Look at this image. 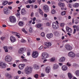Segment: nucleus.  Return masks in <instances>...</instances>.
Masks as SVG:
<instances>
[{"label": "nucleus", "mask_w": 79, "mask_h": 79, "mask_svg": "<svg viewBox=\"0 0 79 79\" xmlns=\"http://www.w3.org/2000/svg\"><path fill=\"white\" fill-rule=\"evenodd\" d=\"M32 69L31 67L27 66L25 68L24 73L26 74L29 75V74H30L31 73H32Z\"/></svg>", "instance_id": "obj_1"}, {"label": "nucleus", "mask_w": 79, "mask_h": 79, "mask_svg": "<svg viewBox=\"0 0 79 79\" xmlns=\"http://www.w3.org/2000/svg\"><path fill=\"white\" fill-rule=\"evenodd\" d=\"M13 60V59L11 56L10 55H7L5 58V61L6 62H8V63H10Z\"/></svg>", "instance_id": "obj_2"}, {"label": "nucleus", "mask_w": 79, "mask_h": 79, "mask_svg": "<svg viewBox=\"0 0 79 79\" xmlns=\"http://www.w3.org/2000/svg\"><path fill=\"white\" fill-rule=\"evenodd\" d=\"M49 54L47 52H43L41 54V57L43 60L48 58Z\"/></svg>", "instance_id": "obj_3"}, {"label": "nucleus", "mask_w": 79, "mask_h": 79, "mask_svg": "<svg viewBox=\"0 0 79 79\" xmlns=\"http://www.w3.org/2000/svg\"><path fill=\"white\" fill-rule=\"evenodd\" d=\"M56 23L54 22L52 23V26L54 29H58L59 28V26L58 25V21H56Z\"/></svg>", "instance_id": "obj_4"}, {"label": "nucleus", "mask_w": 79, "mask_h": 79, "mask_svg": "<svg viewBox=\"0 0 79 79\" xmlns=\"http://www.w3.org/2000/svg\"><path fill=\"white\" fill-rule=\"evenodd\" d=\"M43 9L45 13H48L50 11L49 7L47 5H44L43 6Z\"/></svg>", "instance_id": "obj_5"}, {"label": "nucleus", "mask_w": 79, "mask_h": 79, "mask_svg": "<svg viewBox=\"0 0 79 79\" xmlns=\"http://www.w3.org/2000/svg\"><path fill=\"white\" fill-rule=\"evenodd\" d=\"M39 56V53L37 51H33L32 53V57L33 58H36Z\"/></svg>", "instance_id": "obj_6"}, {"label": "nucleus", "mask_w": 79, "mask_h": 79, "mask_svg": "<svg viewBox=\"0 0 79 79\" xmlns=\"http://www.w3.org/2000/svg\"><path fill=\"white\" fill-rule=\"evenodd\" d=\"M68 56L69 57H71V58H74V57L76 56V54H75L74 52L71 51L69 52Z\"/></svg>", "instance_id": "obj_7"}, {"label": "nucleus", "mask_w": 79, "mask_h": 79, "mask_svg": "<svg viewBox=\"0 0 79 79\" xmlns=\"http://www.w3.org/2000/svg\"><path fill=\"white\" fill-rule=\"evenodd\" d=\"M25 48H22L19 50L18 53L19 55H22L23 53H24V50H25Z\"/></svg>", "instance_id": "obj_8"}, {"label": "nucleus", "mask_w": 79, "mask_h": 79, "mask_svg": "<svg viewBox=\"0 0 79 79\" xmlns=\"http://www.w3.org/2000/svg\"><path fill=\"white\" fill-rule=\"evenodd\" d=\"M4 12L5 14L9 15L10 13V10L7 8L5 7L4 9Z\"/></svg>", "instance_id": "obj_9"}, {"label": "nucleus", "mask_w": 79, "mask_h": 79, "mask_svg": "<svg viewBox=\"0 0 79 79\" xmlns=\"http://www.w3.org/2000/svg\"><path fill=\"white\" fill-rule=\"evenodd\" d=\"M66 60V58L64 56L61 57L59 59V61L60 63H64Z\"/></svg>", "instance_id": "obj_10"}, {"label": "nucleus", "mask_w": 79, "mask_h": 79, "mask_svg": "<svg viewBox=\"0 0 79 79\" xmlns=\"http://www.w3.org/2000/svg\"><path fill=\"white\" fill-rule=\"evenodd\" d=\"M6 66L5 63L3 62H0V68L2 69H3V68H5Z\"/></svg>", "instance_id": "obj_11"}, {"label": "nucleus", "mask_w": 79, "mask_h": 79, "mask_svg": "<svg viewBox=\"0 0 79 79\" xmlns=\"http://www.w3.org/2000/svg\"><path fill=\"white\" fill-rule=\"evenodd\" d=\"M65 48L66 50H72L73 48L72 46H71L69 44H66L65 46Z\"/></svg>", "instance_id": "obj_12"}, {"label": "nucleus", "mask_w": 79, "mask_h": 79, "mask_svg": "<svg viewBox=\"0 0 79 79\" xmlns=\"http://www.w3.org/2000/svg\"><path fill=\"white\" fill-rule=\"evenodd\" d=\"M10 21L11 23H15L16 22V18L14 16H10Z\"/></svg>", "instance_id": "obj_13"}, {"label": "nucleus", "mask_w": 79, "mask_h": 79, "mask_svg": "<svg viewBox=\"0 0 79 79\" xmlns=\"http://www.w3.org/2000/svg\"><path fill=\"white\" fill-rule=\"evenodd\" d=\"M51 71V68L50 66H47L46 67L45 71L46 73H48Z\"/></svg>", "instance_id": "obj_14"}, {"label": "nucleus", "mask_w": 79, "mask_h": 79, "mask_svg": "<svg viewBox=\"0 0 79 79\" xmlns=\"http://www.w3.org/2000/svg\"><path fill=\"white\" fill-rule=\"evenodd\" d=\"M44 45L46 46L47 48H49L52 45V44L49 42H45L44 43Z\"/></svg>", "instance_id": "obj_15"}, {"label": "nucleus", "mask_w": 79, "mask_h": 79, "mask_svg": "<svg viewBox=\"0 0 79 79\" xmlns=\"http://www.w3.org/2000/svg\"><path fill=\"white\" fill-rule=\"evenodd\" d=\"M26 64H21L19 65V68L20 70H23Z\"/></svg>", "instance_id": "obj_16"}, {"label": "nucleus", "mask_w": 79, "mask_h": 79, "mask_svg": "<svg viewBox=\"0 0 79 79\" xmlns=\"http://www.w3.org/2000/svg\"><path fill=\"white\" fill-rule=\"evenodd\" d=\"M59 67H60V66L58 64H54L53 65V69L54 70H56V69H58L59 68Z\"/></svg>", "instance_id": "obj_17"}, {"label": "nucleus", "mask_w": 79, "mask_h": 79, "mask_svg": "<svg viewBox=\"0 0 79 79\" xmlns=\"http://www.w3.org/2000/svg\"><path fill=\"white\" fill-rule=\"evenodd\" d=\"M61 69L64 71H66L68 70V66L66 65H64L61 67Z\"/></svg>", "instance_id": "obj_18"}, {"label": "nucleus", "mask_w": 79, "mask_h": 79, "mask_svg": "<svg viewBox=\"0 0 79 79\" xmlns=\"http://www.w3.org/2000/svg\"><path fill=\"white\" fill-rule=\"evenodd\" d=\"M58 5V6L60 7L61 8H64L65 6V4L64 3L61 2H59Z\"/></svg>", "instance_id": "obj_19"}, {"label": "nucleus", "mask_w": 79, "mask_h": 79, "mask_svg": "<svg viewBox=\"0 0 79 79\" xmlns=\"http://www.w3.org/2000/svg\"><path fill=\"white\" fill-rule=\"evenodd\" d=\"M10 40L12 43H13L15 42H16V39L15 38V37L13 36H10Z\"/></svg>", "instance_id": "obj_20"}, {"label": "nucleus", "mask_w": 79, "mask_h": 79, "mask_svg": "<svg viewBox=\"0 0 79 79\" xmlns=\"http://www.w3.org/2000/svg\"><path fill=\"white\" fill-rule=\"evenodd\" d=\"M66 29L67 32H68L70 33H72L73 31H72V29L71 28L68 27H66Z\"/></svg>", "instance_id": "obj_21"}, {"label": "nucleus", "mask_w": 79, "mask_h": 79, "mask_svg": "<svg viewBox=\"0 0 79 79\" xmlns=\"http://www.w3.org/2000/svg\"><path fill=\"white\" fill-rule=\"evenodd\" d=\"M53 35L52 33L48 34L46 35V36L48 39H50L53 37Z\"/></svg>", "instance_id": "obj_22"}, {"label": "nucleus", "mask_w": 79, "mask_h": 79, "mask_svg": "<svg viewBox=\"0 0 79 79\" xmlns=\"http://www.w3.org/2000/svg\"><path fill=\"white\" fill-rule=\"evenodd\" d=\"M3 48L6 53H8V47L7 46H4L3 47Z\"/></svg>", "instance_id": "obj_23"}, {"label": "nucleus", "mask_w": 79, "mask_h": 79, "mask_svg": "<svg viewBox=\"0 0 79 79\" xmlns=\"http://www.w3.org/2000/svg\"><path fill=\"white\" fill-rule=\"evenodd\" d=\"M68 76L69 79H72V78H73V75L70 73H68Z\"/></svg>", "instance_id": "obj_24"}, {"label": "nucleus", "mask_w": 79, "mask_h": 79, "mask_svg": "<svg viewBox=\"0 0 79 79\" xmlns=\"http://www.w3.org/2000/svg\"><path fill=\"white\" fill-rule=\"evenodd\" d=\"M33 68L35 69H39L40 68L39 66L36 64L34 65Z\"/></svg>", "instance_id": "obj_25"}, {"label": "nucleus", "mask_w": 79, "mask_h": 79, "mask_svg": "<svg viewBox=\"0 0 79 79\" xmlns=\"http://www.w3.org/2000/svg\"><path fill=\"white\" fill-rule=\"evenodd\" d=\"M21 12L22 15H24V14H26V11L25 9H23L21 10Z\"/></svg>", "instance_id": "obj_26"}, {"label": "nucleus", "mask_w": 79, "mask_h": 79, "mask_svg": "<svg viewBox=\"0 0 79 79\" xmlns=\"http://www.w3.org/2000/svg\"><path fill=\"white\" fill-rule=\"evenodd\" d=\"M55 57H52L49 59V61H51L52 62L55 61Z\"/></svg>", "instance_id": "obj_27"}, {"label": "nucleus", "mask_w": 79, "mask_h": 79, "mask_svg": "<svg viewBox=\"0 0 79 79\" xmlns=\"http://www.w3.org/2000/svg\"><path fill=\"white\" fill-rule=\"evenodd\" d=\"M41 26H42V24H36L35 25V27L36 28H40V27H41Z\"/></svg>", "instance_id": "obj_28"}, {"label": "nucleus", "mask_w": 79, "mask_h": 79, "mask_svg": "<svg viewBox=\"0 0 79 79\" xmlns=\"http://www.w3.org/2000/svg\"><path fill=\"white\" fill-rule=\"evenodd\" d=\"M79 6V4L78 3H75L73 5V7H74V8H77V7H78Z\"/></svg>", "instance_id": "obj_29"}, {"label": "nucleus", "mask_w": 79, "mask_h": 79, "mask_svg": "<svg viewBox=\"0 0 79 79\" xmlns=\"http://www.w3.org/2000/svg\"><path fill=\"white\" fill-rule=\"evenodd\" d=\"M13 34L14 35H16V36L18 37V38H20V37H19V35H20V34L19 33H18L16 32H14Z\"/></svg>", "instance_id": "obj_30"}, {"label": "nucleus", "mask_w": 79, "mask_h": 79, "mask_svg": "<svg viewBox=\"0 0 79 79\" xmlns=\"http://www.w3.org/2000/svg\"><path fill=\"white\" fill-rule=\"evenodd\" d=\"M29 32L30 33H32L33 32V28L31 27H29Z\"/></svg>", "instance_id": "obj_31"}, {"label": "nucleus", "mask_w": 79, "mask_h": 79, "mask_svg": "<svg viewBox=\"0 0 79 79\" xmlns=\"http://www.w3.org/2000/svg\"><path fill=\"white\" fill-rule=\"evenodd\" d=\"M75 74L76 76H79V70H76L75 72Z\"/></svg>", "instance_id": "obj_32"}, {"label": "nucleus", "mask_w": 79, "mask_h": 79, "mask_svg": "<svg viewBox=\"0 0 79 79\" xmlns=\"http://www.w3.org/2000/svg\"><path fill=\"white\" fill-rule=\"evenodd\" d=\"M51 13L52 14V15H54L55 13H56V11L54 9H52L51 11Z\"/></svg>", "instance_id": "obj_33"}, {"label": "nucleus", "mask_w": 79, "mask_h": 79, "mask_svg": "<svg viewBox=\"0 0 79 79\" xmlns=\"http://www.w3.org/2000/svg\"><path fill=\"white\" fill-rule=\"evenodd\" d=\"M23 24L24 23H23V22L22 21H20L19 23V26H23Z\"/></svg>", "instance_id": "obj_34"}, {"label": "nucleus", "mask_w": 79, "mask_h": 79, "mask_svg": "<svg viewBox=\"0 0 79 79\" xmlns=\"http://www.w3.org/2000/svg\"><path fill=\"white\" fill-rule=\"evenodd\" d=\"M61 15L62 16H64L66 15V11H64L62 12Z\"/></svg>", "instance_id": "obj_35"}, {"label": "nucleus", "mask_w": 79, "mask_h": 79, "mask_svg": "<svg viewBox=\"0 0 79 79\" xmlns=\"http://www.w3.org/2000/svg\"><path fill=\"white\" fill-rule=\"evenodd\" d=\"M64 25L65 24L64 23H60V27H64Z\"/></svg>", "instance_id": "obj_36"}, {"label": "nucleus", "mask_w": 79, "mask_h": 79, "mask_svg": "<svg viewBox=\"0 0 79 79\" xmlns=\"http://www.w3.org/2000/svg\"><path fill=\"white\" fill-rule=\"evenodd\" d=\"M7 3H8V2L7 1H5L3 2L2 5L4 6H5V5H6Z\"/></svg>", "instance_id": "obj_37"}, {"label": "nucleus", "mask_w": 79, "mask_h": 79, "mask_svg": "<svg viewBox=\"0 0 79 79\" xmlns=\"http://www.w3.org/2000/svg\"><path fill=\"white\" fill-rule=\"evenodd\" d=\"M39 10L40 14L41 15H43V12H42V10L40 9H39Z\"/></svg>", "instance_id": "obj_38"}, {"label": "nucleus", "mask_w": 79, "mask_h": 79, "mask_svg": "<svg viewBox=\"0 0 79 79\" xmlns=\"http://www.w3.org/2000/svg\"><path fill=\"white\" fill-rule=\"evenodd\" d=\"M8 48L10 50H12L13 49V47L12 46H8Z\"/></svg>", "instance_id": "obj_39"}, {"label": "nucleus", "mask_w": 79, "mask_h": 79, "mask_svg": "<svg viewBox=\"0 0 79 79\" xmlns=\"http://www.w3.org/2000/svg\"><path fill=\"white\" fill-rule=\"evenodd\" d=\"M32 20H31L28 22V25L29 26H31V23H32Z\"/></svg>", "instance_id": "obj_40"}, {"label": "nucleus", "mask_w": 79, "mask_h": 79, "mask_svg": "<svg viewBox=\"0 0 79 79\" xmlns=\"http://www.w3.org/2000/svg\"><path fill=\"white\" fill-rule=\"evenodd\" d=\"M16 15L17 17L19 18V16H20V13L19 12H17V13L16 14Z\"/></svg>", "instance_id": "obj_41"}, {"label": "nucleus", "mask_w": 79, "mask_h": 79, "mask_svg": "<svg viewBox=\"0 0 79 79\" xmlns=\"http://www.w3.org/2000/svg\"><path fill=\"white\" fill-rule=\"evenodd\" d=\"M66 65L68 67H70L71 66V64L69 62H67Z\"/></svg>", "instance_id": "obj_42"}, {"label": "nucleus", "mask_w": 79, "mask_h": 79, "mask_svg": "<svg viewBox=\"0 0 79 79\" xmlns=\"http://www.w3.org/2000/svg\"><path fill=\"white\" fill-rule=\"evenodd\" d=\"M22 31L23 32H24L25 34H27V31H26V30H25V29L24 28H23V29H22Z\"/></svg>", "instance_id": "obj_43"}, {"label": "nucleus", "mask_w": 79, "mask_h": 79, "mask_svg": "<svg viewBox=\"0 0 79 79\" xmlns=\"http://www.w3.org/2000/svg\"><path fill=\"white\" fill-rule=\"evenodd\" d=\"M41 35L42 37H44V36H45V33H44V32H42L41 33Z\"/></svg>", "instance_id": "obj_44"}, {"label": "nucleus", "mask_w": 79, "mask_h": 79, "mask_svg": "<svg viewBox=\"0 0 79 79\" xmlns=\"http://www.w3.org/2000/svg\"><path fill=\"white\" fill-rule=\"evenodd\" d=\"M27 56H29L31 55V50H29L27 52Z\"/></svg>", "instance_id": "obj_45"}, {"label": "nucleus", "mask_w": 79, "mask_h": 79, "mask_svg": "<svg viewBox=\"0 0 79 79\" xmlns=\"http://www.w3.org/2000/svg\"><path fill=\"white\" fill-rule=\"evenodd\" d=\"M38 77H39V75H38V74H36L35 75H34V77L36 79H37V78H38Z\"/></svg>", "instance_id": "obj_46"}, {"label": "nucleus", "mask_w": 79, "mask_h": 79, "mask_svg": "<svg viewBox=\"0 0 79 79\" xmlns=\"http://www.w3.org/2000/svg\"><path fill=\"white\" fill-rule=\"evenodd\" d=\"M22 61L23 62H27V60L26 59H23L22 60Z\"/></svg>", "instance_id": "obj_47"}, {"label": "nucleus", "mask_w": 79, "mask_h": 79, "mask_svg": "<svg viewBox=\"0 0 79 79\" xmlns=\"http://www.w3.org/2000/svg\"><path fill=\"white\" fill-rule=\"evenodd\" d=\"M26 42V41L25 40L23 39H22L21 41V42H22V43H25Z\"/></svg>", "instance_id": "obj_48"}, {"label": "nucleus", "mask_w": 79, "mask_h": 79, "mask_svg": "<svg viewBox=\"0 0 79 79\" xmlns=\"http://www.w3.org/2000/svg\"><path fill=\"white\" fill-rule=\"evenodd\" d=\"M67 6L69 8H72V6H71V4H69L67 5Z\"/></svg>", "instance_id": "obj_49"}, {"label": "nucleus", "mask_w": 79, "mask_h": 79, "mask_svg": "<svg viewBox=\"0 0 79 79\" xmlns=\"http://www.w3.org/2000/svg\"><path fill=\"white\" fill-rule=\"evenodd\" d=\"M10 74L8 73H6L5 74V76H6V77H8V76H9V75Z\"/></svg>", "instance_id": "obj_50"}, {"label": "nucleus", "mask_w": 79, "mask_h": 79, "mask_svg": "<svg viewBox=\"0 0 79 79\" xmlns=\"http://www.w3.org/2000/svg\"><path fill=\"white\" fill-rule=\"evenodd\" d=\"M7 77L9 78V79H11V78H12V76L9 74Z\"/></svg>", "instance_id": "obj_51"}, {"label": "nucleus", "mask_w": 79, "mask_h": 79, "mask_svg": "<svg viewBox=\"0 0 79 79\" xmlns=\"http://www.w3.org/2000/svg\"><path fill=\"white\" fill-rule=\"evenodd\" d=\"M46 25L47 26H50L51 25V23H49V22H48L47 23Z\"/></svg>", "instance_id": "obj_52"}, {"label": "nucleus", "mask_w": 79, "mask_h": 79, "mask_svg": "<svg viewBox=\"0 0 79 79\" xmlns=\"http://www.w3.org/2000/svg\"><path fill=\"white\" fill-rule=\"evenodd\" d=\"M13 3V2H9L7 3L9 5H11V4Z\"/></svg>", "instance_id": "obj_53"}, {"label": "nucleus", "mask_w": 79, "mask_h": 79, "mask_svg": "<svg viewBox=\"0 0 79 79\" xmlns=\"http://www.w3.org/2000/svg\"><path fill=\"white\" fill-rule=\"evenodd\" d=\"M17 73L18 74H21V71L20 70H18L17 71Z\"/></svg>", "instance_id": "obj_54"}, {"label": "nucleus", "mask_w": 79, "mask_h": 79, "mask_svg": "<svg viewBox=\"0 0 79 79\" xmlns=\"http://www.w3.org/2000/svg\"><path fill=\"white\" fill-rule=\"evenodd\" d=\"M28 3H30V4H31V3H32V2H32V1L31 0H28Z\"/></svg>", "instance_id": "obj_55"}, {"label": "nucleus", "mask_w": 79, "mask_h": 79, "mask_svg": "<svg viewBox=\"0 0 79 79\" xmlns=\"http://www.w3.org/2000/svg\"><path fill=\"white\" fill-rule=\"evenodd\" d=\"M54 35H58V32H55L54 33Z\"/></svg>", "instance_id": "obj_56"}, {"label": "nucleus", "mask_w": 79, "mask_h": 79, "mask_svg": "<svg viewBox=\"0 0 79 79\" xmlns=\"http://www.w3.org/2000/svg\"><path fill=\"white\" fill-rule=\"evenodd\" d=\"M19 77L18 76H16L14 77V79H18Z\"/></svg>", "instance_id": "obj_57"}, {"label": "nucleus", "mask_w": 79, "mask_h": 79, "mask_svg": "<svg viewBox=\"0 0 79 79\" xmlns=\"http://www.w3.org/2000/svg\"><path fill=\"white\" fill-rule=\"evenodd\" d=\"M44 46H40V47L38 48L39 50H41V49H42V48H43Z\"/></svg>", "instance_id": "obj_58"}, {"label": "nucleus", "mask_w": 79, "mask_h": 79, "mask_svg": "<svg viewBox=\"0 0 79 79\" xmlns=\"http://www.w3.org/2000/svg\"><path fill=\"white\" fill-rule=\"evenodd\" d=\"M59 65L60 66H63V63H61V62L59 63Z\"/></svg>", "instance_id": "obj_59"}, {"label": "nucleus", "mask_w": 79, "mask_h": 79, "mask_svg": "<svg viewBox=\"0 0 79 79\" xmlns=\"http://www.w3.org/2000/svg\"><path fill=\"white\" fill-rule=\"evenodd\" d=\"M41 0H37V2L38 3H39V4H40V3H41Z\"/></svg>", "instance_id": "obj_60"}, {"label": "nucleus", "mask_w": 79, "mask_h": 79, "mask_svg": "<svg viewBox=\"0 0 79 79\" xmlns=\"http://www.w3.org/2000/svg\"><path fill=\"white\" fill-rule=\"evenodd\" d=\"M26 7L27 8H30V6L29 5H27L26 6Z\"/></svg>", "instance_id": "obj_61"}, {"label": "nucleus", "mask_w": 79, "mask_h": 79, "mask_svg": "<svg viewBox=\"0 0 79 79\" xmlns=\"http://www.w3.org/2000/svg\"><path fill=\"white\" fill-rule=\"evenodd\" d=\"M47 16H48V15L46 14H44V16L45 18H47Z\"/></svg>", "instance_id": "obj_62"}, {"label": "nucleus", "mask_w": 79, "mask_h": 79, "mask_svg": "<svg viewBox=\"0 0 79 79\" xmlns=\"http://www.w3.org/2000/svg\"><path fill=\"white\" fill-rule=\"evenodd\" d=\"M79 27H78V26H77V27H76V29L77 31H79Z\"/></svg>", "instance_id": "obj_63"}, {"label": "nucleus", "mask_w": 79, "mask_h": 79, "mask_svg": "<svg viewBox=\"0 0 79 79\" xmlns=\"http://www.w3.org/2000/svg\"><path fill=\"white\" fill-rule=\"evenodd\" d=\"M75 56H79V53L75 54Z\"/></svg>", "instance_id": "obj_64"}]
</instances>
